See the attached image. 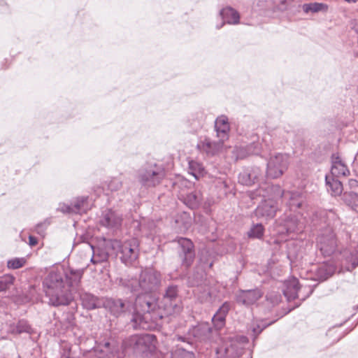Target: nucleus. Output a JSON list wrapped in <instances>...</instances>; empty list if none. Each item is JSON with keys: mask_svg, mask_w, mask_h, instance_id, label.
I'll use <instances>...</instances> for the list:
<instances>
[{"mask_svg": "<svg viewBox=\"0 0 358 358\" xmlns=\"http://www.w3.org/2000/svg\"><path fill=\"white\" fill-rule=\"evenodd\" d=\"M15 278L12 275H5L0 277V292L8 289L13 285Z\"/></svg>", "mask_w": 358, "mask_h": 358, "instance_id": "nucleus-51", "label": "nucleus"}, {"mask_svg": "<svg viewBox=\"0 0 358 358\" xmlns=\"http://www.w3.org/2000/svg\"><path fill=\"white\" fill-rule=\"evenodd\" d=\"M171 358H195L193 352L177 346L171 351Z\"/></svg>", "mask_w": 358, "mask_h": 358, "instance_id": "nucleus-45", "label": "nucleus"}, {"mask_svg": "<svg viewBox=\"0 0 358 358\" xmlns=\"http://www.w3.org/2000/svg\"><path fill=\"white\" fill-rule=\"evenodd\" d=\"M72 210V204H67L65 203H60L59 204V207L57 208V210L66 214H73V211Z\"/></svg>", "mask_w": 358, "mask_h": 358, "instance_id": "nucleus-56", "label": "nucleus"}, {"mask_svg": "<svg viewBox=\"0 0 358 358\" xmlns=\"http://www.w3.org/2000/svg\"><path fill=\"white\" fill-rule=\"evenodd\" d=\"M27 262L24 257H15L8 259L7 262V267L9 269H18L23 267Z\"/></svg>", "mask_w": 358, "mask_h": 358, "instance_id": "nucleus-50", "label": "nucleus"}, {"mask_svg": "<svg viewBox=\"0 0 358 358\" xmlns=\"http://www.w3.org/2000/svg\"><path fill=\"white\" fill-rule=\"evenodd\" d=\"M157 341L154 334H134L124 340L122 347L124 350H131L136 355H143L153 352Z\"/></svg>", "mask_w": 358, "mask_h": 358, "instance_id": "nucleus-6", "label": "nucleus"}, {"mask_svg": "<svg viewBox=\"0 0 358 358\" xmlns=\"http://www.w3.org/2000/svg\"><path fill=\"white\" fill-rule=\"evenodd\" d=\"M51 224V218H46L35 226V231L39 235H43L48 227Z\"/></svg>", "mask_w": 358, "mask_h": 358, "instance_id": "nucleus-53", "label": "nucleus"}, {"mask_svg": "<svg viewBox=\"0 0 358 358\" xmlns=\"http://www.w3.org/2000/svg\"><path fill=\"white\" fill-rule=\"evenodd\" d=\"M194 292L201 303H212L218 296L219 285L215 280H210L199 288L195 289Z\"/></svg>", "mask_w": 358, "mask_h": 358, "instance_id": "nucleus-13", "label": "nucleus"}, {"mask_svg": "<svg viewBox=\"0 0 358 358\" xmlns=\"http://www.w3.org/2000/svg\"><path fill=\"white\" fill-rule=\"evenodd\" d=\"M177 243V253L181 265L187 268L193 264L195 258L194 245L190 239L182 237L179 238Z\"/></svg>", "mask_w": 358, "mask_h": 358, "instance_id": "nucleus-11", "label": "nucleus"}, {"mask_svg": "<svg viewBox=\"0 0 358 358\" xmlns=\"http://www.w3.org/2000/svg\"><path fill=\"white\" fill-rule=\"evenodd\" d=\"M59 271L61 272V271ZM62 273L64 275V282L69 288L78 285L83 275V271L80 270L71 269L69 273H64V271H62Z\"/></svg>", "mask_w": 358, "mask_h": 358, "instance_id": "nucleus-38", "label": "nucleus"}, {"mask_svg": "<svg viewBox=\"0 0 358 358\" xmlns=\"http://www.w3.org/2000/svg\"><path fill=\"white\" fill-rule=\"evenodd\" d=\"M295 7L294 0H255L254 9L260 15L271 17L278 12H284Z\"/></svg>", "mask_w": 358, "mask_h": 358, "instance_id": "nucleus-9", "label": "nucleus"}, {"mask_svg": "<svg viewBox=\"0 0 358 358\" xmlns=\"http://www.w3.org/2000/svg\"><path fill=\"white\" fill-rule=\"evenodd\" d=\"M334 272V266L324 264L316 266L315 270L301 271L300 275L301 278L305 280L323 282L331 277Z\"/></svg>", "mask_w": 358, "mask_h": 358, "instance_id": "nucleus-17", "label": "nucleus"}, {"mask_svg": "<svg viewBox=\"0 0 358 358\" xmlns=\"http://www.w3.org/2000/svg\"><path fill=\"white\" fill-rule=\"evenodd\" d=\"M335 219L336 214L332 210H320L313 216V227L318 231L317 247L324 257L331 256L337 247L336 236L331 226Z\"/></svg>", "mask_w": 358, "mask_h": 358, "instance_id": "nucleus-2", "label": "nucleus"}, {"mask_svg": "<svg viewBox=\"0 0 358 358\" xmlns=\"http://www.w3.org/2000/svg\"><path fill=\"white\" fill-rule=\"evenodd\" d=\"M103 307L115 317L126 315L133 308L130 301L115 298H104Z\"/></svg>", "mask_w": 358, "mask_h": 358, "instance_id": "nucleus-15", "label": "nucleus"}, {"mask_svg": "<svg viewBox=\"0 0 358 358\" xmlns=\"http://www.w3.org/2000/svg\"><path fill=\"white\" fill-rule=\"evenodd\" d=\"M9 332L12 334H21L22 333H27L29 335H31L34 333V330L27 320L22 319L18 320L17 323H13L10 324Z\"/></svg>", "mask_w": 358, "mask_h": 358, "instance_id": "nucleus-35", "label": "nucleus"}, {"mask_svg": "<svg viewBox=\"0 0 358 358\" xmlns=\"http://www.w3.org/2000/svg\"><path fill=\"white\" fill-rule=\"evenodd\" d=\"M282 201L285 203L290 212L303 215V210L306 207V203L302 194L298 192H287Z\"/></svg>", "mask_w": 358, "mask_h": 358, "instance_id": "nucleus-20", "label": "nucleus"}, {"mask_svg": "<svg viewBox=\"0 0 358 358\" xmlns=\"http://www.w3.org/2000/svg\"><path fill=\"white\" fill-rule=\"evenodd\" d=\"M317 285L315 284L299 283L297 278L292 277L285 280L283 284L282 292L288 301L298 299L300 302L292 308L299 307L301 303L309 297Z\"/></svg>", "mask_w": 358, "mask_h": 358, "instance_id": "nucleus-7", "label": "nucleus"}, {"mask_svg": "<svg viewBox=\"0 0 358 358\" xmlns=\"http://www.w3.org/2000/svg\"><path fill=\"white\" fill-rule=\"evenodd\" d=\"M252 139V142L245 146H234L231 150V157L235 161H238L243 159L252 155H259L262 148L261 143L258 141L259 138L257 135H253Z\"/></svg>", "mask_w": 358, "mask_h": 358, "instance_id": "nucleus-14", "label": "nucleus"}, {"mask_svg": "<svg viewBox=\"0 0 358 358\" xmlns=\"http://www.w3.org/2000/svg\"><path fill=\"white\" fill-rule=\"evenodd\" d=\"M345 1L347 2H349V3H355L357 0H345Z\"/></svg>", "mask_w": 358, "mask_h": 358, "instance_id": "nucleus-61", "label": "nucleus"}, {"mask_svg": "<svg viewBox=\"0 0 358 358\" xmlns=\"http://www.w3.org/2000/svg\"><path fill=\"white\" fill-rule=\"evenodd\" d=\"M96 351L100 353L101 357L111 358L115 357L119 348L113 339L108 338L97 343Z\"/></svg>", "mask_w": 358, "mask_h": 358, "instance_id": "nucleus-24", "label": "nucleus"}, {"mask_svg": "<svg viewBox=\"0 0 358 358\" xmlns=\"http://www.w3.org/2000/svg\"><path fill=\"white\" fill-rule=\"evenodd\" d=\"M181 200L189 208L195 210L197 209L201 203L203 195L199 190H194L185 195H182Z\"/></svg>", "mask_w": 358, "mask_h": 358, "instance_id": "nucleus-28", "label": "nucleus"}, {"mask_svg": "<svg viewBox=\"0 0 358 358\" xmlns=\"http://www.w3.org/2000/svg\"><path fill=\"white\" fill-rule=\"evenodd\" d=\"M166 177L164 168L155 162H148L141 166L136 172L135 178L145 189L155 188L159 185Z\"/></svg>", "mask_w": 358, "mask_h": 358, "instance_id": "nucleus-5", "label": "nucleus"}, {"mask_svg": "<svg viewBox=\"0 0 358 358\" xmlns=\"http://www.w3.org/2000/svg\"><path fill=\"white\" fill-rule=\"evenodd\" d=\"M304 13H316L319 12H327L328 6L323 3L311 2L301 5Z\"/></svg>", "mask_w": 358, "mask_h": 358, "instance_id": "nucleus-40", "label": "nucleus"}, {"mask_svg": "<svg viewBox=\"0 0 358 358\" xmlns=\"http://www.w3.org/2000/svg\"><path fill=\"white\" fill-rule=\"evenodd\" d=\"M333 161H341L338 156H335V155H332V162Z\"/></svg>", "mask_w": 358, "mask_h": 358, "instance_id": "nucleus-60", "label": "nucleus"}, {"mask_svg": "<svg viewBox=\"0 0 358 358\" xmlns=\"http://www.w3.org/2000/svg\"><path fill=\"white\" fill-rule=\"evenodd\" d=\"M133 225L134 227L138 230L136 233V235L138 234V232H141L148 237L157 233L156 224L153 220H143V222L134 221Z\"/></svg>", "mask_w": 358, "mask_h": 358, "instance_id": "nucleus-31", "label": "nucleus"}, {"mask_svg": "<svg viewBox=\"0 0 358 358\" xmlns=\"http://www.w3.org/2000/svg\"><path fill=\"white\" fill-rule=\"evenodd\" d=\"M278 210L276 201L273 199L264 200L255 209V215L259 217L273 218Z\"/></svg>", "mask_w": 358, "mask_h": 358, "instance_id": "nucleus-25", "label": "nucleus"}, {"mask_svg": "<svg viewBox=\"0 0 358 358\" xmlns=\"http://www.w3.org/2000/svg\"><path fill=\"white\" fill-rule=\"evenodd\" d=\"M215 129L220 141L224 142V140L227 139L229 131L228 118L224 115L218 117L215 121Z\"/></svg>", "mask_w": 358, "mask_h": 358, "instance_id": "nucleus-29", "label": "nucleus"}, {"mask_svg": "<svg viewBox=\"0 0 358 358\" xmlns=\"http://www.w3.org/2000/svg\"><path fill=\"white\" fill-rule=\"evenodd\" d=\"M91 248L93 250V255L91 258V262L94 264L107 262L109 258V250L111 247L107 245V241L106 242L104 247H100L94 249L92 245Z\"/></svg>", "mask_w": 358, "mask_h": 358, "instance_id": "nucleus-34", "label": "nucleus"}, {"mask_svg": "<svg viewBox=\"0 0 358 358\" xmlns=\"http://www.w3.org/2000/svg\"><path fill=\"white\" fill-rule=\"evenodd\" d=\"M176 222L178 224H182L180 227V231H185L190 227L192 224V218L189 214L184 212L176 218Z\"/></svg>", "mask_w": 358, "mask_h": 358, "instance_id": "nucleus-48", "label": "nucleus"}, {"mask_svg": "<svg viewBox=\"0 0 358 358\" xmlns=\"http://www.w3.org/2000/svg\"><path fill=\"white\" fill-rule=\"evenodd\" d=\"M289 136V132L284 129L277 128L272 131L271 134H264L262 141L268 148H270L268 141H270L272 146L275 147L287 141Z\"/></svg>", "mask_w": 358, "mask_h": 358, "instance_id": "nucleus-23", "label": "nucleus"}, {"mask_svg": "<svg viewBox=\"0 0 358 358\" xmlns=\"http://www.w3.org/2000/svg\"><path fill=\"white\" fill-rule=\"evenodd\" d=\"M273 322H267L266 320H259L253 322L251 324L250 329L252 332L253 340L256 339L259 334L267 327L273 324Z\"/></svg>", "mask_w": 358, "mask_h": 358, "instance_id": "nucleus-44", "label": "nucleus"}, {"mask_svg": "<svg viewBox=\"0 0 358 358\" xmlns=\"http://www.w3.org/2000/svg\"><path fill=\"white\" fill-rule=\"evenodd\" d=\"M349 185L352 189L358 190V180L355 179H351L349 180Z\"/></svg>", "mask_w": 358, "mask_h": 358, "instance_id": "nucleus-57", "label": "nucleus"}, {"mask_svg": "<svg viewBox=\"0 0 358 358\" xmlns=\"http://www.w3.org/2000/svg\"><path fill=\"white\" fill-rule=\"evenodd\" d=\"M263 296L261 289L255 288L253 289H241L236 296L238 303L248 306L255 303Z\"/></svg>", "mask_w": 358, "mask_h": 358, "instance_id": "nucleus-22", "label": "nucleus"}, {"mask_svg": "<svg viewBox=\"0 0 358 358\" xmlns=\"http://www.w3.org/2000/svg\"><path fill=\"white\" fill-rule=\"evenodd\" d=\"M344 256L346 261L351 264L350 268L348 267V270L356 268L358 266V245L345 251Z\"/></svg>", "mask_w": 358, "mask_h": 358, "instance_id": "nucleus-43", "label": "nucleus"}, {"mask_svg": "<svg viewBox=\"0 0 358 358\" xmlns=\"http://www.w3.org/2000/svg\"><path fill=\"white\" fill-rule=\"evenodd\" d=\"M61 348V358H70L71 346L70 344L65 341H62L60 344Z\"/></svg>", "mask_w": 358, "mask_h": 358, "instance_id": "nucleus-55", "label": "nucleus"}, {"mask_svg": "<svg viewBox=\"0 0 358 358\" xmlns=\"http://www.w3.org/2000/svg\"><path fill=\"white\" fill-rule=\"evenodd\" d=\"M54 319L57 320L55 325L57 326V322L59 323L62 330L70 329L75 325V311L73 309L68 310L64 311L60 317L57 318L55 315Z\"/></svg>", "mask_w": 358, "mask_h": 358, "instance_id": "nucleus-32", "label": "nucleus"}, {"mask_svg": "<svg viewBox=\"0 0 358 358\" xmlns=\"http://www.w3.org/2000/svg\"><path fill=\"white\" fill-rule=\"evenodd\" d=\"M227 22H224V20H223L220 24H217L216 25V29H220Z\"/></svg>", "mask_w": 358, "mask_h": 358, "instance_id": "nucleus-59", "label": "nucleus"}, {"mask_svg": "<svg viewBox=\"0 0 358 358\" xmlns=\"http://www.w3.org/2000/svg\"><path fill=\"white\" fill-rule=\"evenodd\" d=\"M213 334V330L208 322L199 323L189 330V334L200 342L210 341Z\"/></svg>", "mask_w": 358, "mask_h": 358, "instance_id": "nucleus-21", "label": "nucleus"}, {"mask_svg": "<svg viewBox=\"0 0 358 358\" xmlns=\"http://www.w3.org/2000/svg\"><path fill=\"white\" fill-rule=\"evenodd\" d=\"M223 142H214L208 138L201 140L197 144V148L201 151L206 152L208 155H215L220 149Z\"/></svg>", "mask_w": 358, "mask_h": 358, "instance_id": "nucleus-30", "label": "nucleus"}, {"mask_svg": "<svg viewBox=\"0 0 358 358\" xmlns=\"http://www.w3.org/2000/svg\"><path fill=\"white\" fill-rule=\"evenodd\" d=\"M80 301L84 308L91 310L103 307L104 298H99L89 292L80 294Z\"/></svg>", "mask_w": 358, "mask_h": 358, "instance_id": "nucleus-26", "label": "nucleus"}, {"mask_svg": "<svg viewBox=\"0 0 358 358\" xmlns=\"http://www.w3.org/2000/svg\"><path fill=\"white\" fill-rule=\"evenodd\" d=\"M325 183L327 191L330 192L331 195L337 196L342 193L343 185L338 178L326 175Z\"/></svg>", "mask_w": 358, "mask_h": 358, "instance_id": "nucleus-37", "label": "nucleus"}, {"mask_svg": "<svg viewBox=\"0 0 358 358\" xmlns=\"http://www.w3.org/2000/svg\"><path fill=\"white\" fill-rule=\"evenodd\" d=\"M179 339L184 341V338H182V337H179Z\"/></svg>", "mask_w": 358, "mask_h": 358, "instance_id": "nucleus-62", "label": "nucleus"}, {"mask_svg": "<svg viewBox=\"0 0 358 358\" xmlns=\"http://www.w3.org/2000/svg\"><path fill=\"white\" fill-rule=\"evenodd\" d=\"M231 308L230 302L225 301L222 303V305L218 308L215 315L212 318V322L216 329V330H220L222 329L226 324V317Z\"/></svg>", "mask_w": 358, "mask_h": 358, "instance_id": "nucleus-27", "label": "nucleus"}, {"mask_svg": "<svg viewBox=\"0 0 358 358\" xmlns=\"http://www.w3.org/2000/svg\"><path fill=\"white\" fill-rule=\"evenodd\" d=\"M189 173L194 176L196 178H198V177L201 175L204 171V168L203 165L194 160H191L189 162Z\"/></svg>", "mask_w": 358, "mask_h": 358, "instance_id": "nucleus-49", "label": "nucleus"}, {"mask_svg": "<svg viewBox=\"0 0 358 358\" xmlns=\"http://www.w3.org/2000/svg\"><path fill=\"white\" fill-rule=\"evenodd\" d=\"M267 187L271 191V194L267 195L268 196V199H273L275 201L276 199H281L282 200L285 193H287V192L282 190L281 187L278 185H268Z\"/></svg>", "mask_w": 358, "mask_h": 358, "instance_id": "nucleus-46", "label": "nucleus"}, {"mask_svg": "<svg viewBox=\"0 0 358 358\" xmlns=\"http://www.w3.org/2000/svg\"><path fill=\"white\" fill-rule=\"evenodd\" d=\"M348 173V167L341 161L332 162L331 173L329 176L338 178L340 176H345Z\"/></svg>", "mask_w": 358, "mask_h": 358, "instance_id": "nucleus-41", "label": "nucleus"}, {"mask_svg": "<svg viewBox=\"0 0 358 358\" xmlns=\"http://www.w3.org/2000/svg\"><path fill=\"white\" fill-rule=\"evenodd\" d=\"M243 351V347L237 340L229 338L216 349V358H237Z\"/></svg>", "mask_w": 358, "mask_h": 358, "instance_id": "nucleus-16", "label": "nucleus"}, {"mask_svg": "<svg viewBox=\"0 0 358 358\" xmlns=\"http://www.w3.org/2000/svg\"><path fill=\"white\" fill-rule=\"evenodd\" d=\"M71 204L73 214L86 213L89 209L88 196H79Z\"/></svg>", "mask_w": 358, "mask_h": 358, "instance_id": "nucleus-39", "label": "nucleus"}, {"mask_svg": "<svg viewBox=\"0 0 358 358\" xmlns=\"http://www.w3.org/2000/svg\"><path fill=\"white\" fill-rule=\"evenodd\" d=\"M122 214L120 212L111 208H107L102 212L99 222L102 227L116 230L122 226Z\"/></svg>", "mask_w": 358, "mask_h": 358, "instance_id": "nucleus-18", "label": "nucleus"}, {"mask_svg": "<svg viewBox=\"0 0 358 358\" xmlns=\"http://www.w3.org/2000/svg\"><path fill=\"white\" fill-rule=\"evenodd\" d=\"M107 245L111 247V250H118L120 259L126 266L132 265L138 257L139 241L137 238H130L124 242L110 239L107 241Z\"/></svg>", "mask_w": 358, "mask_h": 358, "instance_id": "nucleus-8", "label": "nucleus"}, {"mask_svg": "<svg viewBox=\"0 0 358 358\" xmlns=\"http://www.w3.org/2000/svg\"><path fill=\"white\" fill-rule=\"evenodd\" d=\"M206 273L203 271H194L187 280V285L188 287H195L196 289L203 285L206 282L209 281V279L206 278Z\"/></svg>", "mask_w": 358, "mask_h": 358, "instance_id": "nucleus-36", "label": "nucleus"}, {"mask_svg": "<svg viewBox=\"0 0 358 358\" xmlns=\"http://www.w3.org/2000/svg\"><path fill=\"white\" fill-rule=\"evenodd\" d=\"M220 15L227 24L235 25L240 22L239 13L231 6H227L221 9Z\"/></svg>", "mask_w": 358, "mask_h": 358, "instance_id": "nucleus-33", "label": "nucleus"}, {"mask_svg": "<svg viewBox=\"0 0 358 358\" xmlns=\"http://www.w3.org/2000/svg\"><path fill=\"white\" fill-rule=\"evenodd\" d=\"M264 178V171L259 166L244 168L238 175V182L243 185L251 186Z\"/></svg>", "mask_w": 358, "mask_h": 358, "instance_id": "nucleus-19", "label": "nucleus"}, {"mask_svg": "<svg viewBox=\"0 0 358 358\" xmlns=\"http://www.w3.org/2000/svg\"><path fill=\"white\" fill-rule=\"evenodd\" d=\"M38 243V239L35 236H29V244L30 246H35Z\"/></svg>", "mask_w": 358, "mask_h": 358, "instance_id": "nucleus-58", "label": "nucleus"}, {"mask_svg": "<svg viewBox=\"0 0 358 358\" xmlns=\"http://www.w3.org/2000/svg\"><path fill=\"white\" fill-rule=\"evenodd\" d=\"M289 166V155L283 153H275L271 156L267 164L266 176L268 178H280L287 170Z\"/></svg>", "mask_w": 358, "mask_h": 358, "instance_id": "nucleus-10", "label": "nucleus"}, {"mask_svg": "<svg viewBox=\"0 0 358 358\" xmlns=\"http://www.w3.org/2000/svg\"><path fill=\"white\" fill-rule=\"evenodd\" d=\"M122 186V182L117 178H112L108 183V187L112 192L117 191Z\"/></svg>", "mask_w": 358, "mask_h": 358, "instance_id": "nucleus-54", "label": "nucleus"}, {"mask_svg": "<svg viewBox=\"0 0 358 358\" xmlns=\"http://www.w3.org/2000/svg\"><path fill=\"white\" fill-rule=\"evenodd\" d=\"M342 199L352 210L358 212V194L353 192H345L342 195Z\"/></svg>", "mask_w": 358, "mask_h": 358, "instance_id": "nucleus-42", "label": "nucleus"}, {"mask_svg": "<svg viewBox=\"0 0 358 358\" xmlns=\"http://www.w3.org/2000/svg\"><path fill=\"white\" fill-rule=\"evenodd\" d=\"M277 230L281 234L298 233L302 230V226L297 217L292 213H285L275 222Z\"/></svg>", "mask_w": 358, "mask_h": 358, "instance_id": "nucleus-12", "label": "nucleus"}, {"mask_svg": "<svg viewBox=\"0 0 358 358\" xmlns=\"http://www.w3.org/2000/svg\"><path fill=\"white\" fill-rule=\"evenodd\" d=\"M264 234V227L262 224L257 223L253 224L248 232V236L250 238L261 239Z\"/></svg>", "mask_w": 358, "mask_h": 358, "instance_id": "nucleus-47", "label": "nucleus"}, {"mask_svg": "<svg viewBox=\"0 0 358 358\" xmlns=\"http://www.w3.org/2000/svg\"><path fill=\"white\" fill-rule=\"evenodd\" d=\"M248 358H252L251 354H249Z\"/></svg>", "mask_w": 358, "mask_h": 358, "instance_id": "nucleus-63", "label": "nucleus"}, {"mask_svg": "<svg viewBox=\"0 0 358 358\" xmlns=\"http://www.w3.org/2000/svg\"><path fill=\"white\" fill-rule=\"evenodd\" d=\"M183 308L179 287L171 284L161 299L139 296L135 301L131 323L134 329L154 330L164 317L180 313Z\"/></svg>", "mask_w": 358, "mask_h": 358, "instance_id": "nucleus-1", "label": "nucleus"}, {"mask_svg": "<svg viewBox=\"0 0 358 358\" xmlns=\"http://www.w3.org/2000/svg\"><path fill=\"white\" fill-rule=\"evenodd\" d=\"M43 286L49 303L53 306H68L73 299L62 272L50 271L43 281Z\"/></svg>", "mask_w": 358, "mask_h": 358, "instance_id": "nucleus-4", "label": "nucleus"}, {"mask_svg": "<svg viewBox=\"0 0 358 358\" xmlns=\"http://www.w3.org/2000/svg\"><path fill=\"white\" fill-rule=\"evenodd\" d=\"M266 297L267 301H268L272 306L278 305L282 300L281 294L277 291L268 292Z\"/></svg>", "mask_w": 358, "mask_h": 358, "instance_id": "nucleus-52", "label": "nucleus"}, {"mask_svg": "<svg viewBox=\"0 0 358 358\" xmlns=\"http://www.w3.org/2000/svg\"><path fill=\"white\" fill-rule=\"evenodd\" d=\"M120 284L128 289L136 296H152L157 292L162 285V274L159 271L152 268L142 270L138 280L121 278Z\"/></svg>", "mask_w": 358, "mask_h": 358, "instance_id": "nucleus-3", "label": "nucleus"}]
</instances>
